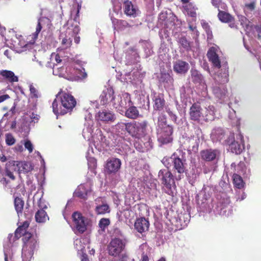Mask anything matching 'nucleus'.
Here are the masks:
<instances>
[{
  "label": "nucleus",
  "instance_id": "nucleus-1",
  "mask_svg": "<svg viewBox=\"0 0 261 261\" xmlns=\"http://www.w3.org/2000/svg\"><path fill=\"white\" fill-rule=\"evenodd\" d=\"M76 105V101L74 96L61 89L52 103L53 111L57 116L64 115L71 112Z\"/></svg>",
  "mask_w": 261,
  "mask_h": 261
},
{
  "label": "nucleus",
  "instance_id": "nucleus-2",
  "mask_svg": "<svg viewBox=\"0 0 261 261\" xmlns=\"http://www.w3.org/2000/svg\"><path fill=\"white\" fill-rule=\"evenodd\" d=\"M158 128L157 129L158 140L161 144H167L173 141L172 126L167 124L165 116H160L158 118Z\"/></svg>",
  "mask_w": 261,
  "mask_h": 261
},
{
  "label": "nucleus",
  "instance_id": "nucleus-3",
  "mask_svg": "<svg viewBox=\"0 0 261 261\" xmlns=\"http://www.w3.org/2000/svg\"><path fill=\"white\" fill-rule=\"evenodd\" d=\"M126 132L132 137L136 138H141L146 134L147 122L134 121L132 122L124 123Z\"/></svg>",
  "mask_w": 261,
  "mask_h": 261
},
{
  "label": "nucleus",
  "instance_id": "nucleus-4",
  "mask_svg": "<svg viewBox=\"0 0 261 261\" xmlns=\"http://www.w3.org/2000/svg\"><path fill=\"white\" fill-rule=\"evenodd\" d=\"M228 76V70L225 69L223 73H220L215 77V82L218 86L214 87L213 91L219 98H222L227 92V89L224 85L229 81Z\"/></svg>",
  "mask_w": 261,
  "mask_h": 261
},
{
  "label": "nucleus",
  "instance_id": "nucleus-5",
  "mask_svg": "<svg viewBox=\"0 0 261 261\" xmlns=\"http://www.w3.org/2000/svg\"><path fill=\"white\" fill-rule=\"evenodd\" d=\"M237 141L235 140L234 133H231L227 139L229 144V148L231 152L236 154H241L245 149L243 136L239 133L236 137Z\"/></svg>",
  "mask_w": 261,
  "mask_h": 261
},
{
  "label": "nucleus",
  "instance_id": "nucleus-6",
  "mask_svg": "<svg viewBox=\"0 0 261 261\" xmlns=\"http://www.w3.org/2000/svg\"><path fill=\"white\" fill-rule=\"evenodd\" d=\"M125 244L124 240L120 238H115L112 239L107 247L109 254L114 257L119 256L124 250Z\"/></svg>",
  "mask_w": 261,
  "mask_h": 261
},
{
  "label": "nucleus",
  "instance_id": "nucleus-7",
  "mask_svg": "<svg viewBox=\"0 0 261 261\" xmlns=\"http://www.w3.org/2000/svg\"><path fill=\"white\" fill-rule=\"evenodd\" d=\"M72 219L73 226L76 230L80 233H84L87 229V219L78 212L72 214Z\"/></svg>",
  "mask_w": 261,
  "mask_h": 261
},
{
  "label": "nucleus",
  "instance_id": "nucleus-8",
  "mask_svg": "<svg viewBox=\"0 0 261 261\" xmlns=\"http://www.w3.org/2000/svg\"><path fill=\"white\" fill-rule=\"evenodd\" d=\"M130 95L128 93H124L121 96L118 95L115 97L113 102V106L116 109L122 111L121 109H125L130 105H132Z\"/></svg>",
  "mask_w": 261,
  "mask_h": 261
},
{
  "label": "nucleus",
  "instance_id": "nucleus-9",
  "mask_svg": "<svg viewBox=\"0 0 261 261\" xmlns=\"http://www.w3.org/2000/svg\"><path fill=\"white\" fill-rule=\"evenodd\" d=\"M159 177L161 180L162 184L171 191L172 185L175 184L172 173L166 169L161 170L159 172Z\"/></svg>",
  "mask_w": 261,
  "mask_h": 261
},
{
  "label": "nucleus",
  "instance_id": "nucleus-10",
  "mask_svg": "<svg viewBox=\"0 0 261 261\" xmlns=\"http://www.w3.org/2000/svg\"><path fill=\"white\" fill-rule=\"evenodd\" d=\"M95 119L104 123L112 122L116 119L115 114L109 110L99 111L95 115Z\"/></svg>",
  "mask_w": 261,
  "mask_h": 261
},
{
  "label": "nucleus",
  "instance_id": "nucleus-11",
  "mask_svg": "<svg viewBox=\"0 0 261 261\" xmlns=\"http://www.w3.org/2000/svg\"><path fill=\"white\" fill-rule=\"evenodd\" d=\"M173 169L179 174L175 176L176 180H180L183 176L181 174L186 172V163L185 160H181L179 157L174 158L172 161Z\"/></svg>",
  "mask_w": 261,
  "mask_h": 261
},
{
  "label": "nucleus",
  "instance_id": "nucleus-12",
  "mask_svg": "<svg viewBox=\"0 0 261 261\" xmlns=\"http://www.w3.org/2000/svg\"><path fill=\"white\" fill-rule=\"evenodd\" d=\"M218 47L212 46L210 47L207 53V57L210 62H211L213 66L220 68L221 67V61L218 54Z\"/></svg>",
  "mask_w": 261,
  "mask_h": 261
},
{
  "label": "nucleus",
  "instance_id": "nucleus-13",
  "mask_svg": "<svg viewBox=\"0 0 261 261\" xmlns=\"http://www.w3.org/2000/svg\"><path fill=\"white\" fill-rule=\"evenodd\" d=\"M201 110V106L198 103H193L190 107L189 112L191 119L198 122L203 119V114Z\"/></svg>",
  "mask_w": 261,
  "mask_h": 261
},
{
  "label": "nucleus",
  "instance_id": "nucleus-14",
  "mask_svg": "<svg viewBox=\"0 0 261 261\" xmlns=\"http://www.w3.org/2000/svg\"><path fill=\"white\" fill-rule=\"evenodd\" d=\"M114 91L112 88H106L103 90L100 96V103L102 105H106L113 102L115 99Z\"/></svg>",
  "mask_w": 261,
  "mask_h": 261
},
{
  "label": "nucleus",
  "instance_id": "nucleus-15",
  "mask_svg": "<svg viewBox=\"0 0 261 261\" xmlns=\"http://www.w3.org/2000/svg\"><path fill=\"white\" fill-rule=\"evenodd\" d=\"M149 225V222L147 219L141 217L136 219L134 227L138 232L142 233L148 230Z\"/></svg>",
  "mask_w": 261,
  "mask_h": 261
},
{
  "label": "nucleus",
  "instance_id": "nucleus-16",
  "mask_svg": "<svg viewBox=\"0 0 261 261\" xmlns=\"http://www.w3.org/2000/svg\"><path fill=\"white\" fill-rule=\"evenodd\" d=\"M219 153L217 149H206L201 150L200 153L202 160L211 162L215 160Z\"/></svg>",
  "mask_w": 261,
  "mask_h": 261
},
{
  "label": "nucleus",
  "instance_id": "nucleus-17",
  "mask_svg": "<svg viewBox=\"0 0 261 261\" xmlns=\"http://www.w3.org/2000/svg\"><path fill=\"white\" fill-rule=\"evenodd\" d=\"M43 18L41 17L38 19L37 24L36 28V32L33 34L32 39L29 42H28L23 46L24 50H27V49H30L33 48V45L35 42V40L37 38L38 34L42 30V27L41 25V22L43 21Z\"/></svg>",
  "mask_w": 261,
  "mask_h": 261
},
{
  "label": "nucleus",
  "instance_id": "nucleus-18",
  "mask_svg": "<svg viewBox=\"0 0 261 261\" xmlns=\"http://www.w3.org/2000/svg\"><path fill=\"white\" fill-rule=\"evenodd\" d=\"M121 162L118 158H112L107 161L106 168L109 173H116L120 168Z\"/></svg>",
  "mask_w": 261,
  "mask_h": 261
},
{
  "label": "nucleus",
  "instance_id": "nucleus-19",
  "mask_svg": "<svg viewBox=\"0 0 261 261\" xmlns=\"http://www.w3.org/2000/svg\"><path fill=\"white\" fill-rule=\"evenodd\" d=\"M189 69V65L186 61L178 60L173 64V70L177 73L185 74L188 72Z\"/></svg>",
  "mask_w": 261,
  "mask_h": 261
},
{
  "label": "nucleus",
  "instance_id": "nucleus-20",
  "mask_svg": "<svg viewBox=\"0 0 261 261\" xmlns=\"http://www.w3.org/2000/svg\"><path fill=\"white\" fill-rule=\"evenodd\" d=\"M0 75L3 79L7 82L13 83L18 81V77L15 75L14 73L8 70H0Z\"/></svg>",
  "mask_w": 261,
  "mask_h": 261
},
{
  "label": "nucleus",
  "instance_id": "nucleus-21",
  "mask_svg": "<svg viewBox=\"0 0 261 261\" xmlns=\"http://www.w3.org/2000/svg\"><path fill=\"white\" fill-rule=\"evenodd\" d=\"M37 241L35 238L31 239L30 241L24 244L22 248V253L25 254L27 252H28L29 255L32 256L34 254V250L37 247Z\"/></svg>",
  "mask_w": 261,
  "mask_h": 261
},
{
  "label": "nucleus",
  "instance_id": "nucleus-22",
  "mask_svg": "<svg viewBox=\"0 0 261 261\" xmlns=\"http://www.w3.org/2000/svg\"><path fill=\"white\" fill-rule=\"evenodd\" d=\"M124 13L127 16L136 17L137 10L131 1H125L123 3Z\"/></svg>",
  "mask_w": 261,
  "mask_h": 261
},
{
  "label": "nucleus",
  "instance_id": "nucleus-23",
  "mask_svg": "<svg viewBox=\"0 0 261 261\" xmlns=\"http://www.w3.org/2000/svg\"><path fill=\"white\" fill-rule=\"evenodd\" d=\"M29 226V223L27 221L23 222L22 225L19 226L15 231L13 241L19 239L23 234H25L27 232Z\"/></svg>",
  "mask_w": 261,
  "mask_h": 261
},
{
  "label": "nucleus",
  "instance_id": "nucleus-24",
  "mask_svg": "<svg viewBox=\"0 0 261 261\" xmlns=\"http://www.w3.org/2000/svg\"><path fill=\"white\" fill-rule=\"evenodd\" d=\"M125 116L129 119H136L140 116L139 111L136 107L130 105L125 112Z\"/></svg>",
  "mask_w": 261,
  "mask_h": 261
},
{
  "label": "nucleus",
  "instance_id": "nucleus-25",
  "mask_svg": "<svg viewBox=\"0 0 261 261\" xmlns=\"http://www.w3.org/2000/svg\"><path fill=\"white\" fill-rule=\"evenodd\" d=\"M18 167L19 174L28 173L33 169L32 164L25 161H18Z\"/></svg>",
  "mask_w": 261,
  "mask_h": 261
},
{
  "label": "nucleus",
  "instance_id": "nucleus-26",
  "mask_svg": "<svg viewBox=\"0 0 261 261\" xmlns=\"http://www.w3.org/2000/svg\"><path fill=\"white\" fill-rule=\"evenodd\" d=\"M215 115V109L213 106H209L205 109L203 119L205 121H212L214 119Z\"/></svg>",
  "mask_w": 261,
  "mask_h": 261
},
{
  "label": "nucleus",
  "instance_id": "nucleus-27",
  "mask_svg": "<svg viewBox=\"0 0 261 261\" xmlns=\"http://www.w3.org/2000/svg\"><path fill=\"white\" fill-rule=\"evenodd\" d=\"M219 19L222 22L228 23L233 21L234 18L230 14L223 11H221L219 9V13L218 14Z\"/></svg>",
  "mask_w": 261,
  "mask_h": 261
},
{
  "label": "nucleus",
  "instance_id": "nucleus-28",
  "mask_svg": "<svg viewBox=\"0 0 261 261\" xmlns=\"http://www.w3.org/2000/svg\"><path fill=\"white\" fill-rule=\"evenodd\" d=\"M95 211L97 215H104L106 213H109L111 210L107 203L102 202V204L96 206Z\"/></svg>",
  "mask_w": 261,
  "mask_h": 261
},
{
  "label": "nucleus",
  "instance_id": "nucleus-29",
  "mask_svg": "<svg viewBox=\"0 0 261 261\" xmlns=\"http://www.w3.org/2000/svg\"><path fill=\"white\" fill-rule=\"evenodd\" d=\"M74 196L84 200L87 199V192L84 186L80 185L77 187L74 193Z\"/></svg>",
  "mask_w": 261,
  "mask_h": 261
},
{
  "label": "nucleus",
  "instance_id": "nucleus-30",
  "mask_svg": "<svg viewBox=\"0 0 261 261\" xmlns=\"http://www.w3.org/2000/svg\"><path fill=\"white\" fill-rule=\"evenodd\" d=\"M153 109L155 111H161L163 110L165 105V100L160 96L156 97L153 100Z\"/></svg>",
  "mask_w": 261,
  "mask_h": 261
},
{
  "label": "nucleus",
  "instance_id": "nucleus-31",
  "mask_svg": "<svg viewBox=\"0 0 261 261\" xmlns=\"http://www.w3.org/2000/svg\"><path fill=\"white\" fill-rule=\"evenodd\" d=\"M35 219L37 222L43 223L48 219L46 212L43 209L38 210L35 214Z\"/></svg>",
  "mask_w": 261,
  "mask_h": 261
},
{
  "label": "nucleus",
  "instance_id": "nucleus-32",
  "mask_svg": "<svg viewBox=\"0 0 261 261\" xmlns=\"http://www.w3.org/2000/svg\"><path fill=\"white\" fill-rule=\"evenodd\" d=\"M191 79L195 84H200L203 80L202 74L197 70L192 69L191 70Z\"/></svg>",
  "mask_w": 261,
  "mask_h": 261
},
{
  "label": "nucleus",
  "instance_id": "nucleus-33",
  "mask_svg": "<svg viewBox=\"0 0 261 261\" xmlns=\"http://www.w3.org/2000/svg\"><path fill=\"white\" fill-rule=\"evenodd\" d=\"M14 202L15 208L17 214H22L24 203V201L21 198L17 197L15 198Z\"/></svg>",
  "mask_w": 261,
  "mask_h": 261
},
{
  "label": "nucleus",
  "instance_id": "nucleus-34",
  "mask_svg": "<svg viewBox=\"0 0 261 261\" xmlns=\"http://www.w3.org/2000/svg\"><path fill=\"white\" fill-rule=\"evenodd\" d=\"M233 184L234 185V187L238 189H242L244 186V182L243 180L242 177L237 174H234L233 175Z\"/></svg>",
  "mask_w": 261,
  "mask_h": 261
},
{
  "label": "nucleus",
  "instance_id": "nucleus-35",
  "mask_svg": "<svg viewBox=\"0 0 261 261\" xmlns=\"http://www.w3.org/2000/svg\"><path fill=\"white\" fill-rule=\"evenodd\" d=\"M184 8L189 16L192 17H196V10L197 8H195L192 3H189L186 4L184 6Z\"/></svg>",
  "mask_w": 261,
  "mask_h": 261
},
{
  "label": "nucleus",
  "instance_id": "nucleus-36",
  "mask_svg": "<svg viewBox=\"0 0 261 261\" xmlns=\"http://www.w3.org/2000/svg\"><path fill=\"white\" fill-rule=\"evenodd\" d=\"M5 168L13 172L15 171L18 173V161H9L6 164Z\"/></svg>",
  "mask_w": 261,
  "mask_h": 261
},
{
  "label": "nucleus",
  "instance_id": "nucleus-37",
  "mask_svg": "<svg viewBox=\"0 0 261 261\" xmlns=\"http://www.w3.org/2000/svg\"><path fill=\"white\" fill-rule=\"evenodd\" d=\"M110 224V220L109 218H101L98 223V226L102 230H105L106 228Z\"/></svg>",
  "mask_w": 261,
  "mask_h": 261
},
{
  "label": "nucleus",
  "instance_id": "nucleus-38",
  "mask_svg": "<svg viewBox=\"0 0 261 261\" xmlns=\"http://www.w3.org/2000/svg\"><path fill=\"white\" fill-rule=\"evenodd\" d=\"M179 42L186 50H188L190 49V43L186 37H181L179 40Z\"/></svg>",
  "mask_w": 261,
  "mask_h": 261
},
{
  "label": "nucleus",
  "instance_id": "nucleus-39",
  "mask_svg": "<svg viewBox=\"0 0 261 261\" xmlns=\"http://www.w3.org/2000/svg\"><path fill=\"white\" fill-rule=\"evenodd\" d=\"M117 26L119 29L121 30L130 27V25L126 20H117Z\"/></svg>",
  "mask_w": 261,
  "mask_h": 261
},
{
  "label": "nucleus",
  "instance_id": "nucleus-40",
  "mask_svg": "<svg viewBox=\"0 0 261 261\" xmlns=\"http://www.w3.org/2000/svg\"><path fill=\"white\" fill-rule=\"evenodd\" d=\"M61 44L63 49H65L70 47L72 44V40L70 38H64L62 39Z\"/></svg>",
  "mask_w": 261,
  "mask_h": 261
},
{
  "label": "nucleus",
  "instance_id": "nucleus-41",
  "mask_svg": "<svg viewBox=\"0 0 261 261\" xmlns=\"http://www.w3.org/2000/svg\"><path fill=\"white\" fill-rule=\"evenodd\" d=\"M15 139L12 134H7L6 135V143L8 145H12L15 143Z\"/></svg>",
  "mask_w": 261,
  "mask_h": 261
},
{
  "label": "nucleus",
  "instance_id": "nucleus-42",
  "mask_svg": "<svg viewBox=\"0 0 261 261\" xmlns=\"http://www.w3.org/2000/svg\"><path fill=\"white\" fill-rule=\"evenodd\" d=\"M76 73L78 75V77L81 79H84L87 77V74L85 72L84 68H82V69H79L76 71Z\"/></svg>",
  "mask_w": 261,
  "mask_h": 261
},
{
  "label": "nucleus",
  "instance_id": "nucleus-43",
  "mask_svg": "<svg viewBox=\"0 0 261 261\" xmlns=\"http://www.w3.org/2000/svg\"><path fill=\"white\" fill-rule=\"evenodd\" d=\"M22 236H23L22 240L23 241L24 244L27 243V242H29V241H30L31 239H34V238H32V234L28 232H25V233L23 234Z\"/></svg>",
  "mask_w": 261,
  "mask_h": 261
},
{
  "label": "nucleus",
  "instance_id": "nucleus-44",
  "mask_svg": "<svg viewBox=\"0 0 261 261\" xmlns=\"http://www.w3.org/2000/svg\"><path fill=\"white\" fill-rule=\"evenodd\" d=\"M30 91L32 95V97L38 98V91L33 85H30Z\"/></svg>",
  "mask_w": 261,
  "mask_h": 261
},
{
  "label": "nucleus",
  "instance_id": "nucleus-45",
  "mask_svg": "<svg viewBox=\"0 0 261 261\" xmlns=\"http://www.w3.org/2000/svg\"><path fill=\"white\" fill-rule=\"evenodd\" d=\"M166 112L168 114L169 116L171 117L172 120L176 122L177 121V116L175 114H174L172 111L170 110V109H168L166 110Z\"/></svg>",
  "mask_w": 261,
  "mask_h": 261
},
{
  "label": "nucleus",
  "instance_id": "nucleus-46",
  "mask_svg": "<svg viewBox=\"0 0 261 261\" xmlns=\"http://www.w3.org/2000/svg\"><path fill=\"white\" fill-rule=\"evenodd\" d=\"M24 147L29 151L30 152H32L33 151V147L30 141L27 140L25 141L24 143Z\"/></svg>",
  "mask_w": 261,
  "mask_h": 261
},
{
  "label": "nucleus",
  "instance_id": "nucleus-47",
  "mask_svg": "<svg viewBox=\"0 0 261 261\" xmlns=\"http://www.w3.org/2000/svg\"><path fill=\"white\" fill-rule=\"evenodd\" d=\"M201 25L203 29L205 30V32H207L210 30H211L210 25L208 23L204 20H202L201 22Z\"/></svg>",
  "mask_w": 261,
  "mask_h": 261
},
{
  "label": "nucleus",
  "instance_id": "nucleus-48",
  "mask_svg": "<svg viewBox=\"0 0 261 261\" xmlns=\"http://www.w3.org/2000/svg\"><path fill=\"white\" fill-rule=\"evenodd\" d=\"M6 175L9 177L12 180L15 179V176L13 174V172L9 171L5 168Z\"/></svg>",
  "mask_w": 261,
  "mask_h": 261
},
{
  "label": "nucleus",
  "instance_id": "nucleus-49",
  "mask_svg": "<svg viewBox=\"0 0 261 261\" xmlns=\"http://www.w3.org/2000/svg\"><path fill=\"white\" fill-rule=\"evenodd\" d=\"M245 7L247 8L249 10L252 11L254 10L255 7V2H252L251 3L249 4H245Z\"/></svg>",
  "mask_w": 261,
  "mask_h": 261
},
{
  "label": "nucleus",
  "instance_id": "nucleus-50",
  "mask_svg": "<svg viewBox=\"0 0 261 261\" xmlns=\"http://www.w3.org/2000/svg\"><path fill=\"white\" fill-rule=\"evenodd\" d=\"M140 261H149L148 255L146 253L143 252L142 253Z\"/></svg>",
  "mask_w": 261,
  "mask_h": 261
},
{
  "label": "nucleus",
  "instance_id": "nucleus-51",
  "mask_svg": "<svg viewBox=\"0 0 261 261\" xmlns=\"http://www.w3.org/2000/svg\"><path fill=\"white\" fill-rule=\"evenodd\" d=\"M212 3L214 6L219 9L220 4L222 3L221 0H211Z\"/></svg>",
  "mask_w": 261,
  "mask_h": 261
},
{
  "label": "nucleus",
  "instance_id": "nucleus-52",
  "mask_svg": "<svg viewBox=\"0 0 261 261\" xmlns=\"http://www.w3.org/2000/svg\"><path fill=\"white\" fill-rule=\"evenodd\" d=\"M206 33L207 34V40L208 41L212 40L213 39V37L212 30H210L206 32Z\"/></svg>",
  "mask_w": 261,
  "mask_h": 261
},
{
  "label": "nucleus",
  "instance_id": "nucleus-53",
  "mask_svg": "<svg viewBox=\"0 0 261 261\" xmlns=\"http://www.w3.org/2000/svg\"><path fill=\"white\" fill-rule=\"evenodd\" d=\"M9 98V96L8 94H5L0 96V103L4 101L5 100Z\"/></svg>",
  "mask_w": 261,
  "mask_h": 261
},
{
  "label": "nucleus",
  "instance_id": "nucleus-54",
  "mask_svg": "<svg viewBox=\"0 0 261 261\" xmlns=\"http://www.w3.org/2000/svg\"><path fill=\"white\" fill-rule=\"evenodd\" d=\"M81 261H90L87 254H82L81 256Z\"/></svg>",
  "mask_w": 261,
  "mask_h": 261
},
{
  "label": "nucleus",
  "instance_id": "nucleus-55",
  "mask_svg": "<svg viewBox=\"0 0 261 261\" xmlns=\"http://www.w3.org/2000/svg\"><path fill=\"white\" fill-rule=\"evenodd\" d=\"M256 31H257L258 33V38L261 39V27L257 26L255 27Z\"/></svg>",
  "mask_w": 261,
  "mask_h": 261
},
{
  "label": "nucleus",
  "instance_id": "nucleus-56",
  "mask_svg": "<svg viewBox=\"0 0 261 261\" xmlns=\"http://www.w3.org/2000/svg\"><path fill=\"white\" fill-rule=\"evenodd\" d=\"M11 51L10 50L6 49V50H5L4 54L8 58L11 59Z\"/></svg>",
  "mask_w": 261,
  "mask_h": 261
},
{
  "label": "nucleus",
  "instance_id": "nucleus-57",
  "mask_svg": "<svg viewBox=\"0 0 261 261\" xmlns=\"http://www.w3.org/2000/svg\"><path fill=\"white\" fill-rule=\"evenodd\" d=\"M39 116L38 115L35 114L34 113H32V116H31V119H33L34 121H35V120L38 121L39 119Z\"/></svg>",
  "mask_w": 261,
  "mask_h": 261
},
{
  "label": "nucleus",
  "instance_id": "nucleus-58",
  "mask_svg": "<svg viewBox=\"0 0 261 261\" xmlns=\"http://www.w3.org/2000/svg\"><path fill=\"white\" fill-rule=\"evenodd\" d=\"M0 160L2 162H5L7 161V158L5 155L2 154L0 155Z\"/></svg>",
  "mask_w": 261,
  "mask_h": 261
},
{
  "label": "nucleus",
  "instance_id": "nucleus-59",
  "mask_svg": "<svg viewBox=\"0 0 261 261\" xmlns=\"http://www.w3.org/2000/svg\"><path fill=\"white\" fill-rule=\"evenodd\" d=\"M55 60L56 62L58 63L61 62L62 60L60 59V57L58 54H57L55 57Z\"/></svg>",
  "mask_w": 261,
  "mask_h": 261
},
{
  "label": "nucleus",
  "instance_id": "nucleus-60",
  "mask_svg": "<svg viewBox=\"0 0 261 261\" xmlns=\"http://www.w3.org/2000/svg\"><path fill=\"white\" fill-rule=\"evenodd\" d=\"M80 31L79 27L78 26H76L73 29L74 34H77Z\"/></svg>",
  "mask_w": 261,
  "mask_h": 261
},
{
  "label": "nucleus",
  "instance_id": "nucleus-61",
  "mask_svg": "<svg viewBox=\"0 0 261 261\" xmlns=\"http://www.w3.org/2000/svg\"><path fill=\"white\" fill-rule=\"evenodd\" d=\"M16 121L14 120V121H12V122L11 123V128L12 129H14V128H16Z\"/></svg>",
  "mask_w": 261,
  "mask_h": 261
},
{
  "label": "nucleus",
  "instance_id": "nucleus-62",
  "mask_svg": "<svg viewBox=\"0 0 261 261\" xmlns=\"http://www.w3.org/2000/svg\"><path fill=\"white\" fill-rule=\"evenodd\" d=\"M74 42L76 44L79 43L80 42V37L79 36H75L74 37Z\"/></svg>",
  "mask_w": 261,
  "mask_h": 261
},
{
  "label": "nucleus",
  "instance_id": "nucleus-63",
  "mask_svg": "<svg viewBox=\"0 0 261 261\" xmlns=\"http://www.w3.org/2000/svg\"><path fill=\"white\" fill-rule=\"evenodd\" d=\"M198 145L197 144L196 146H193L192 148L191 149L193 151H196L198 150Z\"/></svg>",
  "mask_w": 261,
  "mask_h": 261
},
{
  "label": "nucleus",
  "instance_id": "nucleus-64",
  "mask_svg": "<svg viewBox=\"0 0 261 261\" xmlns=\"http://www.w3.org/2000/svg\"><path fill=\"white\" fill-rule=\"evenodd\" d=\"M189 29L192 31H194V30L196 29V27H193L192 25H189Z\"/></svg>",
  "mask_w": 261,
  "mask_h": 261
}]
</instances>
